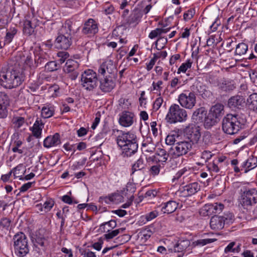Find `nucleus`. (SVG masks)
I'll return each instance as SVG.
<instances>
[{
  "label": "nucleus",
  "instance_id": "nucleus-1",
  "mask_svg": "<svg viewBox=\"0 0 257 257\" xmlns=\"http://www.w3.org/2000/svg\"><path fill=\"white\" fill-rule=\"evenodd\" d=\"M17 65L19 67L13 70L0 72V85L6 89H13L21 85L25 79L24 70L29 67L32 60L29 56L19 55L16 58Z\"/></svg>",
  "mask_w": 257,
  "mask_h": 257
},
{
  "label": "nucleus",
  "instance_id": "nucleus-2",
  "mask_svg": "<svg viewBox=\"0 0 257 257\" xmlns=\"http://www.w3.org/2000/svg\"><path fill=\"white\" fill-rule=\"evenodd\" d=\"M116 143L124 157H131L138 151L137 136L132 132H121L117 137Z\"/></svg>",
  "mask_w": 257,
  "mask_h": 257
},
{
  "label": "nucleus",
  "instance_id": "nucleus-3",
  "mask_svg": "<svg viewBox=\"0 0 257 257\" xmlns=\"http://www.w3.org/2000/svg\"><path fill=\"white\" fill-rule=\"evenodd\" d=\"M242 127V124L237 115L227 114L222 119V128L226 134H237Z\"/></svg>",
  "mask_w": 257,
  "mask_h": 257
},
{
  "label": "nucleus",
  "instance_id": "nucleus-4",
  "mask_svg": "<svg viewBox=\"0 0 257 257\" xmlns=\"http://www.w3.org/2000/svg\"><path fill=\"white\" fill-rule=\"evenodd\" d=\"M188 117L186 110L178 104H173L169 109L166 119L170 123L185 121Z\"/></svg>",
  "mask_w": 257,
  "mask_h": 257
},
{
  "label": "nucleus",
  "instance_id": "nucleus-5",
  "mask_svg": "<svg viewBox=\"0 0 257 257\" xmlns=\"http://www.w3.org/2000/svg\"><path fill=\"white\" fill-rule=\"evenodd\" d=\"M81 84L87 91H93L98 85L97 75L91 69L84 71L81 75Z\"/></svg>",
  "mask_w": 257,
  "mask_h": 257
},
{
  "label": "nucleus",
  "instance_id": "nucleus-6",
  "mask_svg": "<svg viewBox=\"0 0 257 257\" xmlns=\"http://www.w3.org/2000/svg\"><path fill=\"white\" fill-rule=\"evenodd\" d=\"M13 240L16 253L20 257L25 256L29 251L26 235L22 232H18L14 235Z\"/></svg>",
  "mask_w": 257,
  "mask_h": 257
},
{
  "label": "nucleus",
  "instance_id": "nucleus-7",
  "mask_svg": "<svg viewBox=\"0 0 257 257\" xmlns=\"http://www.w3.org/2000/svg\"><path fill=\"white\" fill-rule=\"evenodd\" d=\"M239 203L244 208H247L257 202V189L245 190L239 198Z\"/></svg>",
  "mask_w": 257,
  "mask_h": 257
},
{
  "label": "nucleus",
  "instance_id": "nucleus-8",
  "mask_svg": "<svg viewBox=\"0 0 257 257\" xmlns=\"http://www.w3.org/2000/svg\"><path fill=\"white\" fill-rule=\"evenodd\" d=\"M184 136L192 145L200 143L201 133L199 127L194 124H189L184 130Z\"/></svg>",
  "mask_w": 257,
  "mask_h": 257
},
{
  "label": "nucleus",
  "instance_id": "nucleus-9",
  "mask_svg": "<svg viewBox=\"0 0 257 257\" xmlns=\"http://www.w3.org/2000/svg\"><path fill=\"white\" fill-rule=\"evenodd\" d=\"M178 101L182 107L192 109L196 104V96L194 92L186 91L178 96Z\"/></svg>",
  "mask_w": 257,
  "mask_h": 257
},
{
  "label": "nucleus",
  "instance_id": "nucleus-10",
  "mask_svg": "<svg viewBox=\"0 0 257 257\" xmlns=\"http://www.w3.org/2000/svg\"><path fill=\"white\" fill-rule=\"evenodd\" d=\"M200 190V185L197 182L189 183L180 188L176 192V195L179 197H186L191 196Z\"/></svg>",
  "mask_w": 257,
  "mask_h": 257
},
{
  "label": "nucleus",
  "instance_id": "nucleus-11",
  "mask_svg": "<svg viewBox=\"0 0 257 257\" xmlns=\"http://www.w3.org/2000/svg\"><path fill=\"white\" fill-rule=\"evenodd\" d=\"M116 75L105 76L99 81V88L104 93L111 92L115 87Z\"/></svg>",
  "mask_w": 257,
  "mask_h": 257
},
{
  "label": "nucleus",
  "instance_id": "nucleus-12",
  "mask_svg": "<svg viewBox=\"0 0 257 257\" xmlns=\"http://www.w3.org/2000/svg\"><path fill=\"white\" fill-rule=\"evenodd\" d=\"M99 74L103 76L116 75V69L112 61L107 60L103 62L98 69Z\"/></svg>",
  "mask_w": 257,
  "mask_h": 257
},
{
  "label": "nucleus",
  "instance_id": "nucleus-13",
  "mask_svg": "<svg viewBox=\"0 0 257 257\" xmlns=\"http://www.w3.org/2000/svg\"><path fill=\"white\" fill-rule=\"evenodd\" d=\"M79 66V63L75 60L68 59L66 61L64 70L66 73L70 74L69 77L72 80H75L79 74L77 71Z\"/></svg>",
  "mask_w": 257,
  "mask_h": 257
},
{
  "label": "nucleus",
  "instance_id": "nucleus-14",
  "mask_svg": "<svg viewBox=\"0 0 257 257\" xmlns=\"http://www.w3.org/2000/svg\"><path fill=\"white\" fill-rule=\"evenodd\" d=\"M192 148V144L189 141H183L175 144L173 150L176 156L179 157L186 154Z\"/></svg>",
  "mask_w": 257,
  "mask_h": 257
},
{
  "label": "nucleus",
  "instance_id": "nucleus-15",
  "mask_svg": "<svg viewBox=\"0 0 257 257\" xmlns=\"http://www.w3.org/2000/svg\"><path fill=\"white\" fill-rule=\"evenodd\" d=\"M23 140L19 138V134H14L12 136L11 142L12 151L20 155L26 154L27 149L23 146Z\"/></svg>",
  "mask_w": 257,
  "mask_h": 257
},
{
  "label": "nucleus",
  "instance_id": "nucleus-16",
  "mask_svg": "<svg viewBox=\"0 0 257 257\" xmlns=\"http://www.w3.org/2000/svg\"><path fill=\"white\" fill-rule=\"evenodd\" d=\"M135 118V114L131 111H123L119 114V124L123 127H129L133 125Z\"/></svg>",
  "mask_w": 257,
  "mask_h": 257
},
{
  "label": "nucleus",
  "instance_id": "nucleus-17",
  "mask_svg": "<svg viewBox=\"0 0 257 257\" xmlns=\"http://www.w3.org/2000/svg\"><path fill=\"white\" fill-rule=\"evenodd\" d=\"M72 38L59 32L55 41V47L58 49L66 50L72 44Z\"/></svg>",
  "mask_w": 257,
  "mask_h": 257
},
{
  "label": "nucleus",
  "instance_id": "nucleus-18",
  "mask_svg": "<svg viewBox=\"0 0 257 257\" xmlns=\"http://www.w3.org/2000/svg\"><path fill=\"white\" fill-rule=\"evenodd\" d=\"M78 30V27L75 23L70 20H67L62 26L59 32L72 38Z\"/></svg>",
  "mask_w": 257,
  "mask_h": 257
},
{
  "label": "nucleus",
  "instance_id": "nucleus-19",
  "mask_svg": "<svg viewBox=\"0 0 257 257\" xmlns=\"http://www.w3.org/2000/svg\"><path fill=\"white\" fill-rule=\"evenodd\" d=\"M245 103L242 96L236 95L231 97L228 100V106L231 109H241Z\"/></svg>",
  "mask_w": 257,
  "mask_h": 257
},
{
  "label": "nucleus",
  "instance_id": "nucleus-20",
  "mask_svg": "<svg viewBox=\"0 0 257 257\" xmlns=\"http://www.w3.org/2000/svg\"><path fill=\"white\" fill-rule=\"evenodd\" d=\"M227 218L223 216L214 215L210 220V226L211 229L214 230H220L222 229L225 224Z\"/></svg>",
  "mask_w": 257,
  "mask_h": 257
},
{
  "label": "nucleus",
  "instance_id": "nucleus-21",
  "mask_svg": "<svg viewBox=\"0 0 257 257\" xmlns=\"http://www.w3.org/2000/svg\"><path fill=\"white\" fill-rule=\"evenodd\" d=\"M9 97L4 92H0V118H4L7 116V106L9 105Z\"/></svg>",
  "mask_w": 257,
  "mask_h": 257
},
{
  "label": "nucleus",
  "instance_id": "nucleus-22",
  "mask_svg": "<svg viewBox=\"0 0 257 257\" xmlns=\"http://www.w3.org/2000/svg\"><path fill=\"white\" fill-rule=\"evenodd\" d=\"M98 30L96 22L90 19L85 23L82 32L84 34H95L97 33Z\"/></svg>",
  "mask_w": 257,
  "mask_h": 257
},
{
  "label": "nucleus",
  "instance_id": "nucleus-23",
  "mask_svg": "<svg viewBox=\"0 0 257 257\" xmlns=\"http://www.w3.org/2000/svg\"><path fill=\"white\" fill-rule=\"evenodd\" d=\"M60 144V136L58 133H55L53 136H48L45 139L43 142L44 147L47 148L55 147Z\"/></svg>",
  "mask_w": 257,
  "mask_h": 257
},
{
  "label": "nucleus",
  "instance_id": "nucleus-24",
  "mask_svg": "<svg viewBox=\"0 0 257 257\" xmlns=\"http://www.w3.org/2000/svg\"><path fill=\"white\" fill-rule=\"evenodd\" d=\"M189 241L187 239L180 240L174 246L173 248L171 249L172 251L178 252L179 254L178 256L181 257L184 255L185 250L189 246Z\"/></svg>",
  "mask_w": 257,
  "mask_h": 257
},
{
  "label": "nucleus",
  "instance_id": "nucleus-25",
  "mask_svg": "<svg viewBox=\"0 0 257 257\" xmlns=\"http://www.w3.org/2000/svg\"><path fill=\"white\" fill-rule=\"evenodd\" d=\"M143 16L142 11L138 9H135L130 15L127 17L125 21L126 23L131 25L134 23L138 24Z\"/></svg>",
  "mask_w": 257,
  "mask_h": 257
},
{
  "label": "nucleus",
  "instance_id": "nucleus-26",
  "mask_svg": "<svg viewBox=\"0 0 257 257\" xmlns=\"http://www.w3.org/2000/svg\"><path fill=\"white\" fill-rule=\"evenodd\" d=\"M224 208V205L221 203H214L205 205L203 210L206 211L207 215H210L211 213H219Z\"/></svg>",
  "mask_w": 257,
  "mask_h": 257
},
{
  "label": "nucleus",
  "instance_id": "nucleus-27",
  "mask_svg": "<svg viewBox=\"0 0 257 257\" xmlns=\"http://www.w3.org/2000/svg\"><path fill=\"white\" fill-rule=\"evenodd\" d=\"M100 199L106 204L111 203L117 204L123 201V196L119 193H112L107 196L100 197Z\"/></svg>",
  "mask_w": 257,
  "mask_h": 257
},
{
  "label": "nucleus",
  "instance_id": "nucleus-28",
  "mask_svg": "<svg viewBox=\"0 0 257 257\" xmlns=\"http://www.w3.org/2000/svg\"><path fill=\"white\" fill-rule=\"evenodd\" d=\"M220 89L223 91H229L235 89V86L234 82L230 79L223 78L218 84Z\"/></svg>",
  "mask_w": 257,
  "mask_h": 257
},
{
  "label": "nucleus",
  "instance_id": "nucleus-29",
  "mask_svg": "<svg viewBox=\"0 0 257 257\" xmlns=\"http://www.w3.org/2000/svg\"><path fill=\"white\" fill-rule=\"evenodd\" d=\"M241 167L244 169L245 173L256 168L257 167V157L252 155L250 156L246 161L243 163Z\"/></svg>",
  "mask_w": 257,
  "mask_h": 257
},
{
  "label": "nucleus",
  "instance_id": "nucleus-30",
  "mask_svg": "<svg viewBox=\"0 0 257 257\" xmlns=\"http://www.w3.org/2000/svg\"><path fill=\"white\" fill-rule=\"evenodd\" d=\"M178 206V203L175 201L170 200L167 202L162 203L161 210L164 213H172L174 212Z\"/></svg>",
  "mask_w": 257,
  "mask_h": 257
},
{
  "label": "nucleus",
  "instance_id": "nucleus-31",
  "mask_svg": "<svg viewBox=\"0 0 257 257\" xmlns=\"http://www.w3.org/2000/svg\"><path fill=\"white\" fill-rule=\"evenodd\" d=\"M44 124L41 119H37L32 128L33 135L36 138H40Z\"/></svg>",
  "mask_w": 257,
  "mask_h": 257
},
{
  "label": "nucleus",
  "instance_id": "nucleus-32",
  "mask_svg": "<svg viewBox=\"0 0 257 257\" xmlns=\"http://www.w3.org/2000/svg\"><path fill=\"white\" fill-rule=\"evenodd\" d=\"M26 167L23 164H20L11 171L13 173L15 178H19L21 180V179L23 178L24 175L26 173Z\"/></svg>",
  "mask_w": 257,
  "mask_h": 257
},
{
  "label": "nucleus",
  "instance_id": "nucleus-33",
  "mask_svg": "<svg viewBox=\"0 0 257 257\" xmlns=\"http://www.w3.org/2000/svg\"><path fill=\"white\" fill-rule=\"evenodd\" d=\"M159 215V212L157 210L152 211L140 217L139 222L141 224H146L147 222L152 220Z\"/></svg>",
  "mask_w": 257,
  "mask_h": 257
},
{
  "label": "nucleus",
  "instance_id": "nucleus-34",
  "mask_svg": "<svg viewBox=\"0 0 257 257\" xmlns=\"http://www.w3.org/2000/svg\"><path fill=\"white\" fill-rule=\"evenodd\" d=\"M55 112V107L51 104H46L41 110V116L44 118H50L52 116Z\"/></svg>",
  "mask_w": 257,
  "mask_h": 257
},
{
  "label": "nucleus",
  "instance_id": "nucleus-35",
  "mask_svg": "<svg viewBox=\"0 0 257 257\" xmlns=\"http://www.w3.org/2000/svg\"><path fill=\"white\" fill-rule=\"evenodd\" d=\"M35 26L32 24V21L26 19L24 22L23 31L24 34L30 36L34 32Z\"/></svg>",
  "mask_w": 257,
  "mask_h": 257
},
{
  "label": "nucleus",
  "instance_id": "nucleus-36",
  "mask_svg": "<svg viewBox=\"0 0 257 257\" xmlns=\"http://www.w3.org/2000/svg\"><path fill=\"white\" fill-rule=\"evenodd\" d=\"M146 164L142 158H140L134 164H133L131 169V175L133 177L135 172L138 171H142L145 168Z\"/></svg>",
  "mask_w": 257,
  "mask_h": 257
},
{
  "label": "nucleus",
  "instance_id": "nucleus-37",
  "mask_svg": "<svg viewBox=\"0 0 257 257\" xmlns=\"http://www.w3.org/2000/svg\"><path fill=\"white\" fill-rule=\"evenodd\" d=\"M224 106L220 103H217L212 106L210 108L209 113L219 119V117L223 114Z\"/></svg>",
  "mask_w": 257,
  "mask_h": 257
},
{
  "label": "nucleus",
  "instance_id": "nucleus-38",
  "mask_svg": "<svg viewBox=\"0 0 257 257\" xmlns=\"http://www.w3.org/2000/svg\"><path fill=\"white\" fill-rule=\"evenodd\" d=\"M17 31V29L15 27H11L7 30L6 36L4 38V45L9 44L12 41Z\"/></svg>",
  "mask_w": 257,
  "mask_h": 257
},
{
  "label": "nucleus",
  "instance_id": "nucleus-39",
  "mask_svg": "<svg viewBox=\"0 0 257 257\" xmlns=\"http://www.w3.org/2000/svg\"><path fill=\"white\" fill-rule=\"evenodd\" d=\"M14 126L16 129L23 128L27 126V122L24 117L21 116L15 117L13 119Z\"/></svg>",
  "mask_w": 257,
  "mask_h": 257
},
{
  "label": "nucleus",
  "instance_id": "nucleus-40",
  "mask_svg": "<svg viewBox=\"0 0 257 257\" xmlns=\"http://www.w3.org/2000/svg\"><path fill=\"white\" fill-rule=\"evenodd\" d=\"M219 119L211 115L209 113L205 117L204 120V126L206 128H209L214 125L218 121Z\"/></svg>",
  "mask_w": 257,
  "mask_h": 257
},
{
  "label": "nucleus",
  "instance_id": "nucleus-41",
  "mask_svg": "<svg viewBox=\"0 0 257 257\" xmlns=\"http://www.w3.org/2000/svg\"><path fill=\"white\" fill-rule=\"evenodd\" d=\"M116 226V222L114 220H111L101 224L100 226V229L104 232H108Z\"/></svg>",
  "mask_w": 257,
  "mask_h": 257
},
{
  "label": "nucleus",
  "instance_id": "nucleus-42",
  "mask_svg": "<svg viewBox=\"0 0 257 257\" xmlns=\"http://www.w3.org/2000/svg\"><path fill=\"white\" fill-rule=\"evenodd\" d=\"M247 101L249 108L257 112V93H254L250 95Z\"/></svg>",
  "mask_w": 257,
  "mask_h": 257
},
{
  "label": "nucleus",
  "instance_id": "nucleus-43",
  "mask_svg": "<svg viewBox=\"0 0 257 257\" xmlns=\"http://www.w3.org/2000/svg\"><path fill=\"white\" fill-rule=\"evenodd\" d=\"M248 50V46L244 43H240L236 45L235 55L241 56L245 54Z\"/></svg>",
  "mask_w": 257,
  "mask_h": 257
},
{
  "label": "nucleus",
  "instance_id": "nucleus-44",
  "mask_svg": "<svg viewBox=\"0 0 257 257\" xmlns=\"http://www.w3.org/2000/svg\"><path fill=\"white\" fill-rule=\"evenodd\" d=\"M223 161L220 158L214 160L212 162L209 163L207 165L208 170L211 172L218 173L219 171L218 164Z\"/></svg>",
  "mask_w": 257,
  "mask_h": 257
},
{
  "label": "nucleus",
  "instance_id": "nucleus-45",
  "mask_svg": "<svg viewBox=\"0 0 257 257\" xmlns=\"http://www.w3.org/2000/svg\"><path fill=\"white\" fill-rule=\"evenodd\" d=\"M196 87L198 93L203 98L209 97L211 95V92L207 89V87L205 85L200 84Z\"/></svg>",
  "mask_w": 257,
  "mask_h": 257
},
{
  "label": "nucleus",
  "instance_id": "nucleus-46",
  "mask_svg": "<svg viewBox=\"0 0 257 257\" xmlns=\"http://www.w3.org/2000/svg\"><path fill=\"white\" fill-rule=\"evenodd\" d=\"M149 38L151 39H154L157 37H159L157 40L156 41L155 43L157 45L158 44V42L160 41V40L164 39L165 40V43H167V39L165 38L164 37H162L161 36L159 28H156L155 30H153L151 31V32L149 34Z\"/></svg>",
  "mask_w": 257,
  "mask_h": 257
},
{
  "label": "nucleus",
  "instance_id": "nucleus-47",
  "mask_svg": "<svg viewBox=\"0 0 257 257\" xmlns=\"http://www.w3.org/2000/svg\"><path fill=\"white\" fill-rule=\"evenodd\" d=\"M136 187L135 183L132 182H128L122 191L123 193L126 195H133L134 193L136 191Z\"/></svg>",
  "mask_w": 257,
  "mask_h": 257
},
{
  "label": "nucleus",
  "instance_id": "nucleus-48",
  "mask_svg": "<svg viewBox=\"0 0 257 257\" xmlns=\"http://www.w3.org/2000/svg\"><path fill=\"white\" fill-rule=\"evenodd\" d=\"M125 229V228H120L114 230H111L106 232V233L104 234V237L106 239L109 240L116 236L119 233H123Z\"/></svg>",
  "mask_w": 257,
  "mask_h": 257
},
{
  "label": "nucleus",
  "instance_id": "nucleus-49",
  "mask_svg": "<svg viewBox=\"0 0 257 257\" xmlns=\"http://www.w3.org/2000/svg\"><path fill=\"white\" fill-rule=\"evenodd\" d=\"M193 61L191 59H188L185 62L183 63L178 69L177 73H185L187 70L192 66Z\"/></svg>",
  "mask_w": 257,
  "mask_h": 257
},
{
  "label": "nucleus",
  "instance_id": "nucleus-50",
  "mask_svg": "<svg viewBox=\"0 0 257 257\" xmlns=\"http://www.w3.org/2000/svg\"><path fill=\"white\" fill-rule=\"evenodd\" d=\"M191 172V169L189 167H184L179 170L174 175L173 180H178L182 176L188 175Z\"/></svg>",
  "mask_w": 257,
  "mask_h": 257
},
{
  "label": "nucleus",
  "instance_id": "nucleus-51",
  "mask_svg": "<svg viewBox=\"0 0 257 257\" xmlns=\"http://www.w3.org/2000/svg\"><path fill=\"white\" fill-rule=\"evenodd\" d=\"M55 204L54 201L51 198H48L43 204V209L44 212L47 213L50 211L54 206Z\"/></svg>",
  "mask_w": 257,
  "mask_h": 257
},
{
  "label": "nucleus",
  "instance_id": "nucleus-52",
  "mask_svg": "<svg viewBox=\"0 0 257 257\" xmlns=\"http://www.w3.org/2000/svg\"><path fill=\"white\" fill-rule=\"evenodd\" d=\"M215 240L214 239L206 238V239H199L194 241L193 244L194 246H203L208 243H212Z\"/></svg>",
  "mask_w": 257,
  "mask_h": 257
},
{
  "label": "nucleus",
  "instance_id": "nucleus-53",
  "mask_svg": "<svg viewBox=\"0 0 257 257\" xmlns=\"http://www.w3.org/2000/svg\"><path fill=\"white\" fill-rule=\"evenodd\" d=\"M164 102V99L161 96V94H159L158 97L156 98L153 103V108L155 111H157L161 106Z\"/></svg>",
  "mask_w": 257,
  "mask_h": 257
},
{
  "label": "nucleus",
  "instance_id": "nucleus-54",
  "mask_svg": "<svg viewBox=\"0 0 257 257\" xmlns=\"http://www.w3.org/2000/svg\"><path fill=\"white\" fill-rule=\"evenodd\" d=\"M57 56L58 58L57 61L60 64H62L65 60L69 57V54L68 52L65 51H60L57 53Z\"/></svg>",
  "mask_w": 257,
  "mask_h": 257
},
{
  "label": "nucleus",
  "instance_id": "nucleus-55",
  "mask_svg": "<svg viewBox=\"0 0 257 257\" xmlns=\"http://www.w3.org/2000/svg\"><path fill=\"white\" fill-rule=\"evenodd\" d=\"M195 8H190L187 10L183 15V19L185 21L191 20L195 14Z\"/></svg>",
  "mask_w": 257,
  "mask_h": 257
},
{
  "label": "nucleus",
  "instance_id": "nucleus-56",
  "mask_svg": "<svg viewBox=\"0 0 257 257\" xmlns=\"http://www.w3.org/2000/svg\"><path fill=\"white\" fill-rule=\"evenodd\" d=\"M163 82L162 80H159L157 82H153L152 84V91H156L157 92H159V94H161V91L162 90L163 87L162 85Z\"/></svg>",
  "mask_w": 257,
  "mask_h": 257
},
{
  "label": "nucleus",
  "instance_id": "nucleus-57",
  "mask_svg": "<svg viewBox=\"0 0 257 257\" xmlns=\"http://www.w3.org/2000/svg\"><path fill=\"white\" fill-rule=\"evenodd\" d=\"M114 7L109 3L104 4L102 7V12L105 15L112 14L114 12Z\"/></svg>",
  "mask_w": 257,
  "mask_h": 257
},
{
  "label": "nucleus",
  "instance_id": "nucleus-58",
  "mask_svg": "<svg viewBox=\"0 0 257 257\" xmlns=\"http://www.w3.org/2000/svg\"><path fill=\"white\" fill-rule=\"evenodd\" d=\"M236 245V242L232 241L230 242L224 248V253L229 252L236 253L234 246Z\"/></svg>",
  "mask_w": 257,
  "mask_h": 257
},
{
  "label": "nucleus",
  "instance_id": "nucleus-59",
  "mask_svg": "<svg viewBox=\"0 0 257 257\" xmlns=\"http://www.w3.org/2000/svg\"><path fill=\"white\" fill-rule=\"evenodd\" d=\"M160 171V165H153L150 168V169L149 170L150 174L153 176L158 175L159 174Z\"/></svg>",
  "mask_w": 257,
  "mask_h": 257
},
{
  "label": "nucleus",
  "instance_id": "nucleus-60",
  "mask_svg": "<svg viewBox=\"0 0 257 257\" xmlns=\"http://www.w3.org/2000/svg\"><path fill=\"white\" fill-rule=\"evenodd\" d=\"M45 68L49 71H53L57 69V66L55 62H48L45 65Z\"/></svg>",
  "mask_w": 257,
  "mask_h": 257
},
{
  "label": "nucleus",
  "instance_id": "nucleus-61",
  "mask_svg": "<svg viewBox=\"0 0 257 257\" xmlns=\"http://www.w3.org/2000/svg\"><path fill=\"white\" fill-rule=\"evenodd\" d=\"M158 156L160 157L159 161L161 162H165L168 159V154H167L166 151L164 149H160L158 153Z\"/></svg>",
  "mask_w": 257,
  "mask_h": 257
},
{
  "label": "nucleus",
  "instance_id": "nucleus-62",
  "mask_svg": "<svg viewBox=\"0 0 257 257\" xmlns=\"http://www.w3.org/2000/svg\"><path fill=\"white\" fill-rule=\"evenodd\" d=\"M152 234L153 232L149 228L144 229L141 232V235H142V238H144L145 240H147L149 238Z\"/></svg>",
  "mask_w": 257,
  "mask_h": 257
},
{
  "label": "nucleus",
  "instance_id": "nucleus-63",
  "mask_svg": "<svg viewBox=\"0 0 257 257\" xmlns=\"http://www.w3.org/2000/svg\"><path fill=\"white\" fill-rule=\"evenodd\" d=\"M220 24V20L218 18H216L214 22L210 26L209 33L215 32Z\"/></svg>",
  "mask_w": 257,
  "mask_h": 257
},
{
  "label": "nucleus",
  "instance_id": "nucleus-64",
  "mask_svg": "<svg viewBox=\"0 0 257 257\" xmlns=\"http://www.w3.org/2000/svg\"><path fill=\"white\" fill-rule=\"evenodd\" d=\"M213 156L211 152L208 151H204L201 154V158L204 160L205 162L210 159Z\"/></svg>",
  "mask_w": 257,
  "mask_h": 257
}]
</instances>
